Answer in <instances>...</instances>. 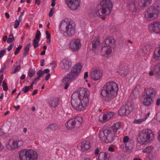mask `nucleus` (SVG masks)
<instances>
[{"instance_id":"nucleus-1","label":"nucleus","mask_w":160,"mask_h":160,"mask_svg":"<svg viewBox=\"0 0 160 160\" xmlns=\"http://www.w3.org/2000/svg\"><path fill=\"white\" fill-rule=\"evenodd\" d=\"M118 91L117 84L115 82H109L106 83L101 93L102 96L106 97V101L110 102L113 101L117 96Z\"/></svg>"},{"instance_id":"nucleus-2","label":"nucleus","mask_w":160,"mask_h":160,"mask_svg":"<svg viewBox=\"0 0 160 160\" xmlns=\"http://www.w3.org/2000/svg\"><path fill=\"white\" fill-rule=\"evenodd\" d=\"M82 68V66L80 63L76 64L72 68L70 72L63 78L62 81V85L65 86L64 89H66L69 86V83L75 80Z\"/></svg>"},{"instance_id":"nucleus-3","label":"nucleus","mask_w":160,"mask_h":160,"mask_svg":"<svg viewBox=\"0 0 160 160\" xmlns=\"http://www.w3.org/2000/svg\"><path fill=\"white\" fill-rule=\"evenodd\" d=\"M59 29L61 32H65L68 36L71 37L75 33V24L71 19L65 18L60 23Z\"/></svg>"},{"instance_id":"nucleus-4","label":"nucleus","mask_w":160,"mask_h":160,"mask_svg":"<svg viewBox=\"0 0 160 160\" xmlns=\"http://www.w3.org/2000/svg\"><path fill=\"white\" fill-rule=\"evenodd\" d=\"M112 4L111 0H103L100 3L99 8L96 14L102 20L104 16L108 15L111 12Z\"/></svg>"},{"instance_id":"nucleus-5","label":"nucleus","mask_w":160,"mask_h":160,"mask_svg":"<svg viewBox=\"0 0 160 160\" xmlns=\"http://www.w3.org/2000/svg\"><path fill=\"white\" fill-rule=\"evenodd\" d=\"M20 160H37L38 158L37 152L32 149H24L19 152Z\"/></svg>"},{"instance_id":"nucleus-6","label":"nucleus","mask_w":160,"mask_h":160,"mask_svg":"<svg viewBox=\"0 0 160 160\" xmlns=\"http://www.w3.org/2000/svg\"><path fill=\"white\" fill-rule=\"evenodd\" d=\"M154 138V135L152 131L145 129L140 131L137 139L139 143L142 144L148 141L152 140Z\"/></svg>"},{"instance_id":"nucleus-7","label":"nucleus","mask_w":160,"mask_h":160,"mask_svg":"<svg viewBox=\"0 0 160 160\" xmlns=\"http://www.w3.org/2000/svg\"><path fill=\"white\" fill-rule=\"evenodd\" d=\"M71 104L73 108L77 111L84 110L87 105L78 97L77 93H73L71 96Z\"/></svg>"},{"instance_id":"nucleus-8","label":"nucleus","mask_w":160,"mask_h":160,"mask_svg":"<svg viewBox=\"0 0 160 160\" xmlns=\"http://www.w3.org/2000/svg\"><path fill=\"white\" fill-rule=\"evenodd\" d=\"M160 14V2L155 8L150 7L145 13V18L148 21H151L157 18Z\"/></svg>"},{"instance_id":"nucleus-9","label":"nucleus","mask_w":160,"mask_h":160,"mask_svg":"<svg viewBox=\"0 0 160 160\" xmlns=\"http://www.w3.org/2000/svg\"><path fill=\"white\" fill-rule=\"evenodd\" d=\"M152 0H141V4L138 0H131L129 2L130 9L132 12H136L140 8L148 7L151 3Z\"/></svg>"},{"instance_id":"nucleus-10","label":"nucleus","mask_w":160,"mask_h":160,"mask_svg":"<svg viewBox=\"0 0 160 160\" xmlns=\"http://www.w3.org/2000/svg\"><path fill=\"white\" fill-rule=\"evenodd\" d=\"M116 134L113 133L112 131L106 129L100 132L99 137L102 142L106 143L111 142L114 139Z\"/></svg>"},{"instance_id":"nucleus-11","label":"nucleus","mask_w":160,"mask_h":160,"mask_svg":"<svg viewBox=\"0 0 160 160\" xmlns=\"http://www.w3.org/2000/svg\"><path fill=\"white\" fill-rule=\"evenodd\" d=\"M82 118L78 117L75 118H72L68 121L65 124V126L68 129H72L80 127L83 122Z\"/></svg>"},{"instance_id":"nucleus-12","label":"nucleus","mask_w":160,"mask_h":160,"mask_svg":"<svg viewBox=\"0 0 160 160\" xmlns=\"http://www.w3.org/2000/svg\"><path fill=\"white\" fill-rule=\"evenodd\" d=\"M89 94V91L87 89L82 88L79 89L78 95L80 99L87 105L88 103Z\"/></svg>"},{"instance_id":"nucleus-13","label":"nucleus","mask_w":160,"mask_h":160,"mask_svg":"<svg viewBox=\"0 0 160 160\" xmlns=\"http://www.w3.org/2000/svg\"><path fill=\"white\" fill-rule=\"evenodd\" d=\"M134 105L131 104L130 105H125L122 106L119 111V114L120 116H123L128 115L130 112L133 109Z\"/></svg>"},{"instance_id":"nucleus-14","label":"nucleus","mask_w":160,"mask_h":160,"mask_svg":"<svg viewBox=\"0 0 160 160\" xmlns=\"http://www.w3.org/2000/svg\"><path fill=\"white\" fill-rule=\"evenodd\" d=\"M23 144L22 141L11 140L7 145V148L9 150L14 149L21 146Z\"/></svg>"},{"instance_id":"nucleus-15","label":"nucleus","mask_w":160,"mask_h":160,"mask_svg":"<svg viewBox=\"0 0 160 160\" xmlns=\"http://www.w3.org/2000/svg\"><path fill=\"white\" fill-rule=\"evenodd\" d=\"M65 1L69 8L72 10L78 9L81 3L80 0H65Z\"/></svg>"},{"instance_id":"nucleus-16","label":"nucleus","mask_w":160,"mask_h":160,"mask_svg":"<svg viewBox=\"0 0 160 160\" xmlns=\"http://www.w3.org/2000/svg\"><path fill=\"white\" fill-rule=\"evenodd\" d=\"M70 47L73 52H76L79 50L81 46L80 40L78 39H73L69 43Z\"/></svg>"},{"instance_id":"nucleus-17","label":"nucleus","mask_w":160,"mask_h":160,"mask_svg":"<svg viewBox=\"0 0 160 160\" xmlns=\"http://www.w3.org/2000/svg\"><path fill=\"white\" fill-rule=\"evenodd\" d=\"M60 66L62 69L68 71L71 67L72 62L70 59L64 58L60 62Z\"/></svg>"},{"instance_id":"nucleus-18","label":"nucleus","mask_w":160,"mask_h":160,"mask_svg":"<svg viewBox=\"0 0 160 160\" xmlns=\"http://www.w3.org/2000/svg\"><path fill=\"white\" fill-rule=\"evenodd\" d=\"M114 113L111 112H108L103 115H100L99 117V121L101 122L104 123L107 122L109 119L112 118Z\"/></svg>"},{"instance_id":"nucleus-19","label":"nucleus","mask_w":160,"mask_h":160,"mask_svg":"<svg viewBox=\"0 0 160 160\" xmlns=\"http://www.w3.org/2000/svg\"><path fill=\"white\" fill-rule=\"evenodd\" d=\"M133 146L134 142L131 140L125 144H122L121 148L124 152H129L133 148Z\"/></svg>"},{"instance_id":"nucleus-20","label":"nucleus","mask_w":160,"mask_h":160,"mask_svg":"<svg viewBox=\"0 0 160 160\" xmlns=\"http://www.w3.org/2000/svg\"><path fill=\"white\" fill-rule=\"evenodd\" d=\"M79 149L82 152L86 151L90 147L91 144L89 141H84L78 144Z\"/></svg>"},{"instance_id":"nucleus-21","label":"nucleus","mask_w":160,"mask_h":160,"mask_svg":"<svg viewBox=\"0 0 160 160\" xmlns=\"http://www.w3.org/2000/svg\"><path fill=\"white\" fill-rule=\"evenodd\" d=\"M59 101V99L56 97H51L48 100L49 106L52 108H55L57 106Z\"/></svg>"},{"instance_id":"nucleus-22","label":"nucleus","mask_w":160,"mask_h":160,"mask_svg":"<svg viewBox=\"0 0 160 160\" xmlns=\"http://www.w3.org/2000/svg\"><path fill=\"white\" fill-rule=\"evenodd\" d=\"M100 43L99 40L98 38H95L92 41V43L89 45V48L90 50L93 51L97 50L99 48Z\"/></svg>"},{"instance_id":"nucleus-23","label":"nucleus","mask_w":160,"mask_h":160,"mask_svg":"<svg viewBox=\"0 0 160 160\" xmlns=\"http://www.w3.org/2000/svg\"><path fill=\"white\" fill-rule=\"evenodd\" d=\"M113 48V47L108 46H103L101 50L102 55L107 57L111 53L112 51V48Z\"/></svg>"},{"instance_id":"nucleus-24","label":"nucleus","mask_w":160,"mask_h":160,"mask_svg":"<svg viewBox=\"0 0 160 160\" xmlns=\"http://www.w3.org/2000/svg\"><path fill=\"white\" fill-rule=\"evenodd\" d=\"M91 77L93 80H98L101 77L102 73L100 70H95L91 73Z\"/></svg>"},{"instance_id":"nucleus-25","label":"nucleus","mask_w":160,"mask_h":160,"mask_svg":"<svg viewBox=\"0 0 160 160\" xmlns=\"http://www.w3.org/2000/svg\"><path fill=\"white\" fill-rule=\"evenodd\" d=\"M104 42L106 46L112 47L115 46V41L112 37H107L104 40Z\"/></svg>"},{"instance_id":"nucleus-26","label":"nucleus","mask_w":160,"mask_h":160,"mask_svg":"<svg viewBox=\"0 0 160 160\" xmlns=\"http://www.w3.org/2000/svg\"><path fill=\"white\" fill-rule=\"evenodd\" d=\"M143 103L146 106H149L153 103L154 99L144 95L143 96Z\"/></svg>"},{"instance_id":"nucleus-27","label":"nucleus","mask_w":160,"mask_h":160,"mask_svg":"<svg viewBox=\"0 0 160 160\" xmlns=\"http://www.w3.org/2000/svg\"><path fill=\"white\" fill-rule=\"evenodd\" d=\"M144 95L154 99L156 95V91L153 88H149L146 91Z\"/></svg>"},{"instance_id":"nucleus-28","label":"nucleus","mask_w":160,"mask_h":160,"mask_svg":"<svg viewBox=\"0 0 160 160\" xmlns=\"http://www.w3.org/2000/svg\"><path fill=\"white\" fill-rule=\"evenodd\" d=\"M152 30L154 32L160 34V22H156L151 25Z\"/></svg>"},{"instance_id":"nucleus-29","label":"nucleus","mask_w":160,"mask_h":160,"mask_svg":"<svg viewBox=\"0 0 160 160\" xmlns=\"http://www.w3.org/2000/svg\"><path fill=\"white\" fill-rule=\"evenodd\" d=\"M153 57L156 61H160V46L156 48L153 53Z\"/></svg>"},{"instance_id":"nucleus-30","label":"nucleus","mask_w":160,"mask_h":160,"mask_svg":"<svg viewBox=\"0 0 160 160\" xmlns=\"http://www.w3.org/2000/svg\"><path fill=\"white\" fill-rule=\"evenodd\" d=\"M109 155L108 153L102 152L99 154L97 160H109Z\"/></svg>"},{"instance_id":"nucleus-31","label":"nucleus","mask_w":160,"mask_h":160,"mask_svg":"<svg viewBox=\"0 0 160 160\" xmlns=\"http://www.w3.org/2000/svg\"><path fill=\"white\" fill-rule=\"evenodd\" d=\"M57 128V125L53 123L49 124L46 128V130L47 132H50L55 131Z\"/></svg>"},{"instance_id":"nucleus-32","label":"nucleus","mask_w":160,"mask_h":160,"mask_svg":"<svg viewBox=\"0 0 160 160\" xmlns=\"http://www.w3.org/2000/svg\"><path fill=\"white\" fill-rule=\"evenodd\" d=\"M121 125V122H118L114 124L112 127V131L113 132L116 133L118 130L120 129V126Z\"/></svg>"},{"instance_id":"nucleus-33","label":"nucleus","mask_w":160,"mask_h":160,"mask_svg":"<svg viewBox=\"0 0 160 160\" xmlns=\"http://www.w3.org/2000/svg\"><path fill=\"white\" fill-rule=\"evenodd\" d=\"M30 47V44L29 43L27 45L24 49V52H23V56L25 57L26 55L28 53Z\"/></svg>"},{"instance_id":"nucleus-34","label":"nucleus","mask_w":160,"mask_h":160,"mask_svg":"<svg viewBox=\"0 0 160 160\" xmlns=\"http://www.w3.org/2000/svg\"><path fill=\"white\" fill-rule=\"evenodd\" d=\"M118 72L122 75L123 74L125 75L126 74V72L124 68L122 66L119 67L118 70Z\"/></svg>"},{"instance_id":"nucleus-35","label":"nucleus","mask_w":160,"mask_h":160,"mask_svg":"<svg viewBox=\"0 0 160 160\" xmlns=\"http://www.w3.org/2000/svg\"><path fill=\"white\" fill-rule=\"evenodd\" d=\"M153 150V148L151 146H148L146 147L142 152H144L150 153Z\"/></svg>"},{"instance_id":"nucleus-36","label":"nucleus","mask_w":160,"mask_h":160,"mask_svg":"<svg viewBox=\"0 0 160 160\" xmlns=\"http://www.w3.org/2000/svg\"><path fill=\"white\" fill-rule=\"evenodd\" d=\"M35 72V70L30 68L28 71V75L30 78H31L34 75Z\"/></svg>"},{"instance_id":"nucleus-37","label":"nucleus","mask_w":160,"mask_h":160,"mask_svg":"<svg viewBox=\"0 0 160 160\" xmlns=\"http://www.w3.org/2000/svg\"><path fill=\"white\" fill-rule=\"evenodd\" d=\"M14 39V38L13 36V34L11 33L9 36V37L7 39V42L9 43H11L13 42Z\"/></svg>"},{"instance_id":"nucleus-38","label":"nucleus","mask_w":160,"mask_h":160,"mask_svg":"<svg viewBox=\"0 0 160 160\" xmlns=\"http://www.w3.org/2000/svg\"><path fill=\"white\" fill-rule=\"evenodd\" d=\"M144 121H145V119H144L143 118L136 119L134 121L133 123L135 124H139Z\"/></svg>"},{"instance_id":"nucleus-39","label":"nucleus","mask_w":160,"mask_h":160,"mask_svg":"<svg viewBox=\"0 0 160 160\" xmlns=\"http://www.w3.org/2000/svg\"><path fill=\"white\" fill-rule=\"evenodd\" d=\"M2 87L3 90L4 91H7L8 90V86L5 81H4L2 82Z\"/></svg>"},{"instance_id":"nucleus-40","label":"nucleus","mask_w":160,"mask_h":160,"mask_svg":"<svg viewBox=\"0 0 160 160\" xmlns=\"http://www.w3.org/2000/svg\"><path fill=\"white\" fill-rule=\"evenodd\" d=\"M36 40L34 39L33 40V43L34 48H36L39 46L38 42Z\"/></svg>"},{"instance_id":"nucleus-41","label":"nucleus","mask_w":160,"mask_h":160,"mask_svg":"<svg viewBox=\"0 0 160 160\" xmlns=\"http://www.w3.org/2000/svg\"><path fill=\"white\" fill-rule=\"evenodd\" d=\"M37 32L35 36V39H36L37 40L40 39V36L41 35V32L40 31L38 30H37Z\"/></svg>"},{"instance_id":"nucleus-42","label":"nucleus","mask_w":160,"mask_h":160,"mask_svg":"<svg viewBox=\"0 0 160 160\" xmlns=\"http://www.w3.org/2000/svg\"><path fill=\"white\" fill-rule=\"evenodd\" d=\"M31 88H29V87L25 86L22 89V91L25 93L28 91Z\"/></svg>"},{"instance_id":"nucleus-43","label":"nucleus","mask_w":160,"mask_h":160,"mask_svg":"<svg viewBox=\"0 0 160 160\" xmlns=\"http://www.w3.org/2000/svg\"><path fill=\"white\" fill-rule=\"evenodd\" d=\"M123 141L124 142L123 144H125L130 140H129V138L128 136H126L124 137Z\"/></svg>"},{"instance_id":"nucleus-44","label":"nucleus","mask_w":160,"mask_h":160,"mask_svg":"<svg viewBox=\"0 0 160 160\" xmlns=\"http://www.w3.org/2000/svg\"><path fill=\"white\" fill-rule=\"evenodd\" d=\"M22 45H20L16 48V50L14 53L15 55H17L19 53L20 49L22 48Z\"/></svg>"},{"instance_id":"nucleus-45","label":"nucleus","mask_w":160,"mask_h":160,"mask_svg":"<svg viewBox=\"0 0 160 160\" xmlns=\"http://www.w3.org/2000/svg\"><path fill=\"white\" fill-rule=\"evenodd\" d=\"M37 74L38 76L40 78L44 74V72L42 70H39L37 72Z\"/></svg>"},{"instance_id":"nucleus-46","label":"nucleus","mask_w":160,"mask_h":160,"mask_svg":"<svg viewBox=\"0 0 160 160\" xmlns=\"http://www.w3.org/2000/svg\"><path fill=\"white\" fill-rule=\"evenodd\" d=\"M21 21H20L19 20H16L15 22V24L14 25V28H17L18 26L20 24V22Z\"/></svg>"},{"instance_id":"nucleus-47","label":"nucleus","mask_w":160,"mask_h":160,"mask_svg":"<svg viewBox=\"0 0 160 160\" xmlns=\"http://www.w3.org/2000/svg\"><path fill=\"white\" fill-rule=\"evenodd\" d=\"M20 65L16 66L14 69V70L13 72V73H16V72H17L19 71V70L20 69Z\"/></svg>"},{"instance_id":"nucleus-48","label":"nucleus","mask_w":160,"mask_h":160,"mask_svg":"<svg viewBox=\"0 0 160 160\" xmlns=\"http://www.w3.org/2000/svg\"><path fill=\"white\" fill-rule=\"evenodd\" d=\"M6 51L4 50H2L0 52V58H1L5 53Z\"/></svg>"},{"instance_id":"nucleus-49","label":"nucleus","mask_w":160,"mask_h":160,"mask_svg":"<svg viewBox=\"0 0 160 160\" xmlns=\"http://www.w3.org/2000/svg\"><path fill=\"white\" fill-rule=\"evenodd\" d=\"M54 10V8L53 9H51L50 10V11L49 12V16L50 17H51L52 15L53 14V10Z\"/></svg>"},{"instance_id":"nucleus-50","label":"nucleus","mask_w":160,"mask_h":160,"mask_svg":"<svg viewBox=\"0 0 160 160\" xmlns=\"http://www.w3.org/2000/svg\"><path fill=\"white\" fill-rule=\"evenodd\" d=\"M57 62L55 61H53L51 63V65L52 68H54L57 66Z\"/></svg>"},{"instance_id":"nucleus-51","label":"nucleus","mask_w":160,"mask_h":160,"mask_svg":"<svg viewBox=\"0 0 160 160\" xmlns=\"http://www.w3.org/2000/svg\"><path fill=\"white\" fill-rule=\"evenodd\" d=\"M46 38L47 39H50L51 36L50 34L48 33V31H46Z\"/></svg>"},{"instance_id":"nucleus-52","label":"nucleus","mask_w":160,"mask_h":160,"mask_svg":"<svg viewBox=\"0 0 160 160\" xmlns=\"http://www.w3.org/2000/svg\"><path fill=\"white\" fill-rule=\"evenodd\" d=\"M14 46V44H10L9 47H8L7 49L8 51H10L12 49V47Z\"/></svg>"},{"instance_id":"nucleus-53","label":"nucleus","mask_w":160,"mask_h":160,"mask_svg":"<svg viewBox=\"0 0 160 160\" xmlns=\"http://www.w3.org/2000/svg\"><path fill=\"white\" fill-rule=\"evenodd\" d=\"M156 118L158 120L160 121V112L156 114Z\"/></svg>"},{"instance_id":"nucleus-54","label":"nucleus","mask_w":160,"mask_h":160,"mask_svg":"<svg viewBox=\"0 0 160 160\" xmlns=\"http://www.w3.org/2000/svg\"><path fill=\"white\" fill-rule=\"evenodd\" d=\"M3 79V75L2 74L0 76V86L1 85L2 80Z\"/></svg>"},{"instance_id":"nucleus-55","label":"nucleus","mask_w":160,"mask_h":160,"mask_svg":"<svg viewBox=\"0 0 160 160\" xmlns=\"http://www.w3.org/2000/svg\"><path fill=\"white\" fill-rule=\"evenodd\" d=\"M156 105L158 106H159L160 105V98H158L157 99L156 102Z\"/></svg>"},{"instance_id":"nucleus-56","label":"nucleus","mask_w":160,"mask_h":160,"mask_svg":"<svg viewBox=\"0 0 160 160\" xmlns=\"http://www.w3.org/2000/svg\"><path fill=\"white\" fill-rule=\"evenodd\" d=\"M24 11L19 16L18 18V20H19L20 21H21L22 20V16L23 15L24 13Z\"/></svg>"},{"instance_id":"nucleus-57","label":"nucleus","mask_w":160,"mask_h":160,"mask_svg":"<svg viewBox=\"0 0 160 160\" xmlns=\"http://www.w3.org/2000/svg\"><path fill=\"white\" fill-rule=\"evenodd\" d=\"M150 112H149L145 116L144 118H143L144 119H145V121L146 120V119H147L148 117L150 115Z\"/></svg>"},{"instance_id":"nucleus-58","label":"nucleus","mask_w":160,"mask_h":160,"mask_svg":"<svg viewBox=\"0 0 160 160\" xmlns=\"http://www.w3.org/2000/svg\"><path fill=\"white\" fill-rule=\"evenodd\" d=\"M108 150L109 151L111 152H113L114 151V149L112 147H110L108 149Z\"/></svg>"},{"instance_id":"nucleus-59","label":"nucleus","mask_w":160,"mask_h":160,"mask_svg":"<svg viewBox=\"0 0 160 160\" xmlns=\"http://www.w3.org/2000/svg\"><path fill=\"white\" fill-rule=\"evenodd\" d=\"M50 74L49 73H48L47 74V75L45 77V80L46 81H47L50 78Z\"/></svg>"},{"instance_id":"nucleus-60","label":"nucleus","mask_w":160,"mask_h":160,"mask_svg":"<svg viewBox=\"0 0 160 160\" xmlns=\"http://www.w3.org/2000/svg\"><path fill=\"white\" fill-rule=\"evenodd\" d=\"M99 150L98 148H97L95 150V154L96 155H98L99 154Z\"/></svg>"},{"instance_id":"nucleus-61","label":"nucleus","mask_w":160,"mask_h":160,"mask_svg":"<svg viewBox=\"0 0 160 160\" xmlns=\"http://www.w3.org/2000/svg\"><path fill=\"white\" fill-rule=\"evenodd\" d=\"M35 3L36 4L39 5L41 3V1L40 0H35Z\"/></svg>"},{"instance_id":"nucleus-62","label":"nucleus","mask_w":160,"mask_h":160,"mask_svg":"<svg viewBox=\"0 0 160 160\" xmlns=\"http://www.w3.org/2000/svg\"><path fill=\"white\" fill-rule=\"evenodd\" d=\"M88 77V73L87 72H86L84 74V78L86 79Z\"/></svg>"},{"instance_id":"nucleus-63","label":"nucleus","mask_w":160,"mask_h":160,"mask_svg":"<svg viewBox=\"0 0 160 160\" xmlns=\"http://www.w3.org/2000/svg\"><path fill=\"white\" fill-rule=\"evenodd\" d=\"M55 1L54 0H52V3L51 4V6L52 7H54L55 5Z\"/></svg>"},{"instance_id":"nucleus-64","label":"nucleus","mask_w":160,"mask_h":160,"mask_svg":"<svg viewBox=\"0 0 160 160\" xmlns=\"http://www.w3.org/2000/svg\"><path fill=\"white\" fill-rule=\"evenodd\" d=\"M158 138L159 141L160 142V130L158 131Z\"/></svg>"}]
</instances>
